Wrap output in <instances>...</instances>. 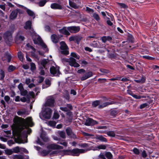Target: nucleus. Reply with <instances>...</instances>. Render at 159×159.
<instances>
[{
  "label": "nucleus",
  "mask_w": 159,
  "mask_h": 159,
  "mask_svg": "<svg viewBox=\"0 0 159 159\" xmlns=\"http://www.w3.org/2000/svg\"><path fill=\"white\" fill-rule=\"evenodd\" d=\"M93 17L97 21H99L100 20L98 15L96 13H94L93 14Z\"/></svg>",
  "instance_id": "43"
},
{
  "label": "nucleus",
  "mask_w": 159,
  "mask_h": 159,
  "mask_svg": "<svg viewBox=\"0 0 159 159\" xmlns=\"http://www.w3.org/2000/svg\"><path fill=\"white\" fill-rule=\"evenodd\" d=\"M30 97L29 95H27L26 97H23L20 98V101L23 102H26L27 100L30 101Z\"/></svg>",
  "instance_id": "31"
},
{
  "label": "nucleus",
  "mask_w": 159,
  "mask_h": 159,
  "mask_svg": "<svg viewBox=\"0 0 159 159\" xmlns=\"http://www.w3.org/2000/svg\"><path fill=\"white\" fill-rule=\"evenodd\" d=\"M117 4L121 8H123L126 9L128 7V6L124 3H117Z\"/></svg>",
  "instance_id": "38"
},
{
  "label": "nucleus",
  "mask_w": 159,
  "mask_h": 159,
  "mask_svg": "<svg viewBox=\"0 0 159 159\" xmlns=\"http://www.w3.org/2000/svg\"><path fill=\"white\" fill-rule=\"evenodd\" d=\"M50 155L54 156L56 155H62L63 156V152L61 151L56 150L52 151L51 150V152L49 153Z\"/></svg>",
  "instance_id": "16"
},
{
  "label": "nucleus",
  "mask_w": 159,
  "mask_h": 159,
  "mask_svg": "<svg viewBox=\"0 0 159 159\" xmlns=\"http://www.w3.org/2000/svg\"><path fill=\"white\" fill-rule=\"evenodd\" d=\"M16 142L18 143H27V141H26L25 142H24L22 139L18 138L16 140Z\"/></svg>",
  "instance_id": "50"
},
{
  "label": "nucleus",
  "mask_w": 159,
  "mask_h": 159,
  "mask_svg": "<svg viewBox=\"0 0 159 159\" xmlns=\"http://www.w3.org/2000/svg\"><path fill=\"white\" fill-rule=\"evenodd\" d=\"M20 93L21 95L22 96H27V95H28V91L26 90H25L24 89L22 90L21 91H20Z\"/></svg>",
  "instance_id": "47"
},
{
  "label": "nucleus",
  "mask_w": 159,
  "mask_h": 159,
  "mask_svg": "<svg viewBox=\"0 0 159 159\" xmlns=\"http://www.w3.org/2000/svg\"><path fill=\"white\" fill-rule=\"evenodd\" d=\"M130 95H131L133 98L136 99H140L142 98H146V97L145 96H140L139 95H138L134 94L133 93L130 94Z\"/></svg>",
  "instance_id": "32"
},
{
  "label": "nucleus",
  "mask_w": 159,
  "mask_h": 159,
  "mask_svg": "<svg viewBox=\"0 0 159 159\" xmlns=\"http://www.w3.org/2000/svg\"><path fill=\"white\" fill-rule=\"evenodd\" d=\"M5 151L6 154L8 155H11L13 153L12 150L11 149H7Z\"/></svg>",
  "instance_id": "45"
},
{
  "label": "nucleus",
  "mask_w": 159,
  "mask_h": 159,
  "mask_svg": "<svg viewBox=\"0 0 159 159\" xmlns=\"http://www.w3.org/2000/svg\"><path fill=\"white\" fill-rule=\"evenodd\" d=\"M66 131L67 134L70 137L74 139L76 138V135L72 132L71 130L70 129H67L66 130Z\"/></svg>",
  "instance_id": "15"
},
{
  "label": "nucleus",
  "mask_w": 159,
  "mask_h": 159,
  "mask_svg": "<svg viewBox=\"0 0 159 159\" xmlns=\"http://www.w3.org/2000/svg\"><path fill=\"white\" fill-rule=\"evenodd\" d=\"M13 121L16 127L20 131L22 128H25L28 125L32 127L34 124L31 117H28L25 120L18 116H16L13 119Z\"/></svg>",
  "instance_id": "1"
},
{
  "label": "nucleus",
  "mask_w": 159,
  "mask_h": 159,
  "mask_svg": "<svg viewBox=\"0 0 159 159\" xmlns=\"http://www.w3.org/2000/svg\"><path fill=\"white\" fill-rule=\"evenodd\" d=\"M59 31L60 33L63 34L68 35L70 34V32L66 27H64L62 29L59 30Z\"/></svg>",
  "instance_id": "18"
},
{
  "label": "nucleus",
  "mask_w": 159,
  "mask_h": 159,
  "mask_svg": "<svg viewBox=\"0 0 159 159\" xmlns=\"http://www.w3.org/2000/svg\"><path fill=\"white\" fill-rule=\"evenodd\" d=\"M96 138L102 142H106L107 141L106 139L102 135H99L97 136Z\"/></svg>",
  "instance_id": "33"
},
{
  "label": "nucleus",
  "mask_w": 159,
  "mask_h": 159,
  "mask_svg": "<svg viewBox=\"0 0 159 159\" xmlns=\"http://www.w3.org/2000/svg\"><path fill=\"white\" fill-rule=\"evenodd\" d=\"M63 148L62 146H59L55 144H52L48 145L47 146V148L49 150L54 149H62Z\"/></svg>",
  "instance_id": "10"
},
{
  "label": "nucleus",
  "mask_w": 159,
  "mask_h": 159,
  "mask_svg": "<svg viewBox=\"0 0 159 159\" xmlns=\"http://www.w3.org/2000/svg\"><path fill=\"white\" fill-rule=\"evenodd\" d=\"M46 2L47 1L46 0H41L39 2V5L40 7H43L44 5Z\"/></svg>",
  "instance_id": "48"
},
{
  "label": "nucleus",
  "mask_w": 159,
  "mask_h": 159,
  "mask_svg": "<svg viewBox=\"0 0 159 159\" xmlns=\"http://www.w3.org/2000/svg\"><path fill=\"white\" fill-rule=\"evenodd\" d=\"M3 37L6 42H7L8 41L9 42L11 41L12 39L11 34V32L7 31L6 32L3 34Z\"/></svg>",
  "instance_id": "12"
},
{
  "label": "nucleus",
  "mask_w": 159,
  "mask_h": 159,
  "mask_svg": "<svg viewBox=\"0 0 159 159\" xmlns=\"http://www.w3.org/2000/svg\"><path fill=\"white\" fill-rule=\"evenodd\" d=\"M30 126L31 127L30 125H27L26 127L25 128H22L20 131V132L23 129H25V130H24V131L26 132L28 134H30L31 132V129L28 128V127Z\"/></svg>",
  "instance_id": "27"
},
{
  "label": "nucleus",
  "mask_w": 159,
  "mask_h": 159,
  "mask_svg": "<svg viewBox=\"0 0 159 159\" xmlns=\"http://www.w3.org/2000/svg\"><path fill=\"white\" fill-rule=\"evenodd\" d=\"M57 143L62 145L66 147L67 145V142L65 141H61L60 142H58Z\"/></svg>",
  "instance_id": "58"
},
{
  "label": "nucleus",
  "mask_w": 159,
  "mask_h": 159,
  "mask_svg": "<svg viewBox=\"0 0 159 159\" xmlns=\"http://www.w3.org/2000/svg\"><path fill=\"white\" fill-rule=\"evenodd\" d=\"M31 70H34L36 68L35 64L33 63H30Z\"/></svg>",
  "instance_id": "57"
},
{
  "label": "nucleus",
  "mask_w": 159,
  "mask_h": 159,
  "mask_svg": "<svg viewBox=\"0 0 159 159\" xmlns=\"http://www.w3.org/2000/svg\"><path fill=\"white\" fill-rule=\"evenodd\" d=\"M70 55L72 57H74L77 59H80V56L77 55L75 52H71L70 54Z\"/></svg>",
  "instance_id": "40"
},
{
  "label": "nucleus",
  "mask_w": 159,
  "mask_h": 159,
  "mask_svg": "<svg viewBox=\"0 0 159 159\" xmlns=\"http://www.w3.org/2000/svg\"><path fill=\"white\" fill-rule=\"evenodd\" d=\"M51 7L53 9H61L62 6L60 5L57 3H53L51 4Z\"/></svg>",
  "instance_id": "17"
},
{
  "label": "nucleus",
  "mask_w": 159,
  "mask_h": 159,
  "mask_svg": "<svg viewBox=\"0 0 159 159\" xmlns=\"http://www.w3.org/2000/svg\"><path fill=\"white\" fill-rule=\"evenodd\" d=\"M17 113L19 116H22L24 115H28L27 112L26 110L25 109H22L17 111Z\"/></svg>",
  "instance_id": "21"
},
{
  "label": "nucleus",
  "mask_w": 159,
  "mask_h": 159,
  "mask_svg": "<svg viewBox=\"0 0 159 159\" xmlns=\"http://www.w3.org/2000/svg\"><path fill=\"white\" fill-rule=\"evenodd\" d=\"M40 137L44 141H47L49 139L46 135L44 133L41 134Z\"/></svg>",
  "instance_id": "26"
},
{
  "label": "nucleus",
  "mask_w": 159,
  "mask_h": 159,
  "mask_svg": "<svg viewBox=\"0 0 159 159\" xmlns=\"http://www.w3.org/2000/svg\"><path fill=\"white\" fill-rule=\"evenodd\" d=\"M75 41L78 44H79V42L82 39V37L80 36H75Z\"/></svg>",
  "instance_id": "51"
},
{
  "label": "nucleus",
  "mask_w": 159,
  "mask_h": 159,
  "mask_svg": "<svg viewBox=\"0 0 159 159\" xmlns=\"http://www.w3.org/2000/svg\"><path fill=\"white\" fill-rule=\"evenodd\" d=\"M148 106V104L147 103H144L143 104H142L140 105V109H143L145 107H147Z\"/></svg>",
  "instance_id": "60"
},
{
  "label": "nucleus",
  "mask_w": 159,
  "mask_h": 159,
  "mask_svg": "<svg viewBox=\"0 0 159 159\" xmlns=\"http://www.w3.org/2000/svg\"><path fill=\"white\" fill-rule=\"evenodd\" d=\"M105 156L108 159H112V154L109 152H107L105 154Z\"/></svg>",
  "instance_id": "37"
},
{
  "label": "nucleus",
  "mask_w": 159,
  "mask_h": 159,
  "mask_svg": "<svg viewBox=\"0 0 159 159\" xmlns=\"http://www.w3.org/2000/svg\"><path fill=\"white\" fill-rule=\"evenodd\" d=\"M13 153H18L20 152V148L18 146H17L13 148L12 149Z\"/></svg>",
  "instance_id": "35"
},
{
  "label": "nucleus",
  "mask_w": 159,
  "mask_h": 159,
  "mask_svg": "<svg viewBox=\"0 0 159 159\" xmlns=\"http://www.w3.org/2000/svg\"><path fill=\"white\" fill-rule=\"evenodd\" d=\"M133 151L135 154L138 155L139 153V150L137 148H134L133 149Z\"/></svg>",
  "instance_id": "55"
},
{
  "label": "nucleus",
  "mask_w": 159,
  "mask_h": 159,
  "mask_svg": "<svg viewBox=\"0 0 159 159\" xmlns=\"http://www.w3.org/2000/svg\"><path fill=\"white\" fill-rule=\"evenodd\" d=\"M24 157L20 155H15L13 157V159H23Z\"/></svg>",
  "instance_id": "36"
},
{
  "label": "nucleus",
  "mask_w": 159,
  "mask_h": 159,
  "mask_svg": "<svg viewBox=\"0 0 159 159\" xmlns=\"http://www.w3.org/2000/svg\"><path fill=\"white\" fill-rule=\"evenodd\" d=\"M19 7L25 10L27 13L30 16L32 17L34 19L35 18V14L33 11L22 5H19Z\"/></svg>",
  "instance_id": "11"
},
{
  "label": "nucleus",
  "mask_w": 159,
  "mask_h": 159,
  "mask_svg": "<svg viewBox=\"0 0 159 159\" xmlns=\"http://www.w3.org/2000/svg\"><path fill=\"white\" fill-rule=\"evenodd\" d=\"M51 152L50 150H43L41 152V154L42 156H45L49 154Z\"/></svg>",
  "instance_id": "28"
},
{
  "label": "nucleus",
  "mask_w": 159,
  "mask_h": 159,
  "mask_svg": "<svg viewBox=\"0 0 159 159\" xmlns=\"http://www.w3.org/2000/svg\"><path fill=\"white\" fill-rule=\"evenodd\" d=\"M58 135L62 138H65V133L63 131H59L58 132Z\"/></svg>",
  "instance_id": "44"
},
{
  "label": "nucleus",
  "mask_w": 159,
  "mask_h": 159,
  "mask_svg": "<svg viewBox=\"0 0 159 159\" xmlns=\"http://www.w3.org/2000/svg\"><path fill=\"white\" fill-rule=\"evenodd\" d=\"M97 122L92 119L89 118L87 119L85 123V125L87 126L93 125L97 124Z\"/></svg>",
  "instance_id": "13"
},
{
  "label": "nucleus",
  "mask_w": 159,
  "mask_h": 159,
  "mask_svg": "<svg viewBox=\"0 0 159 159\" xmlns=\"http://www.w3.org/2000/svg\"><path fill=\"white\" fill-rule=\"evenodd\" d=\"M24 38V37L22 36L17 35L15 39V42L16 43H18L23 41Z\"/></svg>",
  "instance_id": "20"
},
{
  "label": "nucleus",
  "mask_w": 159,
  "mask_h": 159,
  "mask_svg": "<svg viewBox=\"0 0 159 159\" xmlns=\"http://www.w3.org/2000/svg\"><path fill=\"white\" fill-rule=\"evenodd\" d=\"M69 4L70 6L74 9L78 8V6L74 2H72L71 0H69Z\"/></svg>",
  "instance_id": "30"
},
{
  "label": "nucleus",
  "mask_w": 159,
  "mask_h": 159,
  "mask_svg": "<svg viewBox=\"0 0 159 159\" xmlns=\"http://www.w3.org/2000/svg\"><path fill=\"white\" fill-rule=\"evenodd\" d=\"M79 147L82 148H85V149H93V147L89 148L90 145L89 144L86 143H81L79 145Z\"/></svg>",
  "instance_id": "22"
},
{
  "label": "nucleus",
  "mask_w": 159,
  "mask_h": 159,
  "mask_svg": "<svg viewBox=\"0 0 159 159\" xmlns=\"http://www.w3.org/2000/svg\"><path fill=\"white\" fill-rule=\"evenodd\" d=\"M86 11L89 13H92L94 12V11L93 9L87 7H86Z\"/></svg>",
  "instance_id": "52"
},
{
  "label": "nucleus",
  "mask_w": 159,
  "mask_h": 159,
  "mask_svg": "<svg viewBox=\"0 0 159 159\" xmlns=\"http://www.w3.org/2000/svg\"><path fill=\"white\" fill-rule=\"evenodd\" d=\"M100 70L101 72L104 73H108L109 72V71L108 70L105 69H101Z\"/></svg>",
  "instance_id": "61"
},
{
  "label": "nucleus",
  "mask_w": 159,
  "mask_h": 159,
  "mask_svg": "<svg viewBox=\"0 0 159 159\" xmlns=\"http://www.w3.org/2000/svg\"><path fill=\"white\" fill-rule=\"evenodd\" d=\"M54 99L52 96H49L47 97L44 104L45 107H53L54 106Z\"/></svg>",
  "instance_id": "6"
},
{
  "label": "nucleus",
  "mask_w": 159,
  "mask_h": 159,
  "mask_svg": "<svg viewBox=\"0 0 159 159\" xmlns=\"http://www.w3.org/2000/svg\"><path fill=\"white\" fill-rule=\"evenodd\" d=\"M52 111L48 108L45 109V110L41 112L39 114V117L42 119H49L52 115Z\"/></svg>",
  "instance_id": "2"
},
{
  "label": "nucleus",
  "mask_w": 159,
  "mask_h": 159,
  "mask_svg": "<svg viewBox=\"0 0 159 159\" xmlns=\"http://www.w3.org/2000/svg\"><path fill=\"white\" fill-rule=\"evenodd\" d=\"M107 135L110 136L114 137L115 136V134L113 131H109L107 133Z\"/></svg>",
  "instance_id": "41"
},
{
  "label": "nucleus",
  "mask_w": 159,
  "mask_h": 159,
  "mask_svg": "<svg viewBox=\"0 0 159 159\" xmlns=\"http://www.w3.org/2000/svg\"><path fill=\"white\" fill-rule=\"evenodd\" d=\"M106 147L105 145H100L97 147H95L94 148L93 147V149H90V150H92L94 151L98 150L100 149H106Z\"/></svg>",
  "instance_id": "19"
},
{
  "label": "nucleus",
  "mask_w": 159,
  "mask_h": 159,
  "mask_svg": "<svg viewBox=\"0 0 159 159\" xmlns=\"http://www.w3.org/2000/svg\"><path fill=\"white\" fill-rule=\"evenodd\" d=\"M100 103V101L99 100H96L93 102L92 103V105L94 107H96Z\"/></svg>",
  "instance_id": "42"
},
{
  "label": "nucleus",
  "mask_w": 159,
  "mask_h": 159,
  "mask_svg": "<svg viewBox=\"0 0 159 159\" xmlns=\"http://www.w3.org/2000/svg\"><path fill=\"white\" fill-rule=\"evenodd\" d=\"M16 69V67L12 65L10 66L8 69V70L9 72H12L14 71Z\"/></svg>",
  "instance_id": "49"
},
{
  "label": "nucleus",
  "mask_w": 159,
  "mask_h": 159,
  "mask_svg": "<svg viewBox=\"0 0 159 159\" xmlns=\"http://www.w3.org/2000/svg\"><path fill=\"white\" fill-rule=\"evenodd\" d=\"M59 115L58 113L57 112H54L53 117L54 119H57L59 118Z\"/></svg>",
  "instance_id": "59"
},
{
  "label": "nucleus",
  "mask_w": 159,
  "mask_h": 159,
  "mask_svg": "<svg viewBox=\"0 0 159 159\" xmlns=\"http://www.w3.org/2000/svg\"><path fill=\"white\" fill-rule=\"evenodd\" d=\"M114 104V102H105V103H103V104H102L101 105H100L99 106V108H103V107H106L109 105L112 104Z\"/></svg>",
  "instance_id": "29"
},
{
  "label": "nucleus",
  "mask_w": 159,
  "mask_h": 159,
  "mask_svg": "<svg viewBox=\"0 0 159 159\" xmlns=\"http://www.w3.org/2000/svg\"><path fill=\"white\" fill-rule=\"evenodd\" d=\"M60 48L62 50L61 53L62 54L68 55L69 54V52L68 50V48L66 43L63 41L60 42Z\"/></svg>",
  "instance_id": "8"
},
{
  "label": "nucleus",
  "mask_w": 159,
  "mask_h": 159,
  "mask_svg": "<svg viewBox=\"0 0 159 159\" xmlns=\"http://www.w3.org/2000/svg\"><path fill=\"white\" fill-rule=\"evenodd\" d=\"M67 30L71 33H76L80 31V28L79 26H71L68 27Z\"/></svg>",
  "instance_id": "9"
},
{
  "label": "nucleus",
  "mask_w": 159,
  "mask_h": 159,
  "mask_svg": "<svg viewBox=\"0 0 159 159\" xmlns=\"http://www.w3.org/2000/svg\"><path fill=\"white\" fill-rule=\"evenodd\" d=\"M105 154L104 155L103 153H101L99 155V157L100 158L102 159H106L105 158Z\"/></svg>",
  "instance_id": "63"
},
{
  "label": "nucleus",
  "mask_w": 159,
  "mask_h": 159,
  "mask_svg": "<svg viewBox=\"0 0 159 159\" xmlns=\"http://www.w3.org/2000/svg\"><path fill=\"white\" fill-rule=\"evenodd\" d=\"M51 39L53 42L54 43H57L58 42L59 39L57 36L55 34L52 35L51 36Z\"/></svg>",
  "instance_id": "24"
},
{
  "label": "nucleus",
  "mask_w": 159,
  "mask_h": 159,
  "mask_svg": "<svg viewBox=\"0 0 159 159\" xmlns=\"http://www.w3.org/2000/svg\"><path fill=\"white\" fill-rule=\"evenodd\" d=\"M5 77V73L4 71L1 70H0V80L3 79Z\"/></svg>",
  "instance_id": "39"
},
{
  "label": "nucleus",
  "mask_w": 159,
  "mask_h": 159,
  "mask_svg": "<svg viewBox=\"0 0 159 159\" xmlns=\"http://www.w3.org/2000/svg\"><path fill=\"white\" fill-rule=\"evenodd\" d=\"M33 40L35 44H40L45 52H48V49L47 46L43 42L39 36L36 35L35 38L33 37Z\"/></svg>",
  "instance_id": "3"
},
{
  "label": "nucleus",
  "mask_w": 159,
  "mask_h": 159,
  "mask_svg": "<svg viewBox=\"0 0 159 159\" xmlns=\"http://www.w3.org/2000/svg\"><path fill=\"white\" fill-rule=\"evenodd\" d=\"M93 73L92 72H88L80 78L81 80V81L84 80L91 77Z\"/></svg>",
  "instance_id": "14"
},
{
  "label": "nucleus",
  "mask_w": 159,
  "mask_h": 159,
  "mask_svg": "<svg viewBox=\"0 0 159 159\" xmlns=\"http://www.w3.org/2000/svg\"><path fill=\"white\" fill-rule=\"evenodd\" d=\"M145 79L144 78H143L141 79H139L138 80H135V81L137 83H143L145 81Z\"/></svg>",
  "instance_id": "56"
},
{
  "label": "nucleus",
  "mask_w": 159,
  "mask_h": 159,
  "mask_svg": "<svg viewBox=\"0 0 159 159\" xmlns=\"http://www.w3.org/2000/svg\"><path fill=\"white\" fill-rule=\"evenodd\" d=\"M31 22L28 20L26 22L24 28L26 29H31Z\"/></svg>",
  "instance_id": "25"
},
{
  "label": "nucleus",
  "mask_w": 159,
  "mask_h": 159,
  "mask_svg": "<svg viewBox=\"0 0 159 159\" xmlns=\"http://www.w3.org/2000/svg\"><path fill=\"white\" fill-rule=\"evenodd\" d=\"M18 12L17 11H13L10 16V18L11 19H15L17 16Z\"/></svg>",
  "instance_id": "23"
},
{
  "label": "nucleus",
  "mask_w": 159,
  "mask_h": 159,
  "mask_svg": "<svg viewBox=\"0 0 159 159\" xmlns=\"http://www.w3.org/2000/svg\"><path fill=\"white\" fill-rule=\"evenodd\" d=\"M48 60L46 59H43L40 62L41 64L43 66L44 68H45V66L48 64Z\"/></svg>",
  "instance_id": "34"
},
{
  "label": "nucleus",
  "mask_w": 159,
  "mask_h": 159,
  "mask_svg": "<svg viewBox=\"0 0 159 159\" xmlns=\"http://www.w3.org/2000/svg\"><path fill=\"white\" fill-rule=\"evenodd\" d=\"M59 67L57 65L51 66L50 69V73L53 76H59L61 73L59 71Z\"/></svg>",
  "instance_id": "7"
},
{
  "label": "nucleus",
  "mask_w": 159,
  "mask_h": 159,
  "mask_svg": "<svg viewBox=\"0 0 159 159\" xmlns=\"http://www.w3.org/2000/svg\"><path fill=\"white\" fill-rule=\"evenodd\" d=\"M20 151H22L26 153H28L29 152L28 151L26 150L25 148H20Z\"/></svg>",
  "instance_id": "62"
},
{
  "label": "nucleus",
  "mask_w": 159,
  "mask_h": 159,
  "mask_svg": "<svg viewBox=\"0 0 159 159\" xmlns=\"http://www.w3.org/2000/svg\"><path fill=\"white\" fill-rule=\"evenodd\" d=\"M101 39L102 40L103 43H105L107 41L106 36H103L101 38Z\"/></svg>",
  "instance_id": "64"
},
{
  "label": "nucleus",
  "mask_w": 159,
  "mask_h": 159,
  "mask_svg": "<svg viewBox=\"0 0 159 159\" xmlns=\"http://www.w3.org/2000/svg\"><path fill=\"white\" fill-rule=\"evenodd\" d=\"M63 61H66L69 63V64L71 66L75 67H78L80 66V65L76 61L75 59L72 57H70L69 59H63Z\"/></svg>",
  "instance_id": "5"
},
{
  "label": "nucleus",
  "mask_w": 159,
  "mask_h": 159,
  "mask_svg": "<svg viewBox=\"0 0 159 159\" xmlns=\"http://www.w3.org/2000/svg\"><path fill=\"white\" fill-rule=\"evenodd\" d=\"M18 87L19 90H20V92L21 91L24 89L23 88V85L21 83H20L18 85Z\"/></svg>",
  "instance_id": "53"
},
{
  "label": "nucleus",
  "mask_w": 159,
  "mask_h": 159,
  "mask_svg": "<svg viewBox=\"0 0 159 159\" xmlns=\"http://www.w3.org/2000/svg\"><path fill=\"white\" fill-rule=\"evenodd\" d=\"M90 149H82L76 148L70 151L71 154L73 156H78L81 153H84L90 150Z\"/></svg>",
  "instance_id": "4"
},
{
  "label": "nucleus",
  "mask_w": 159,
  "mask_h": 159,
  "mask_svg": "<svg viewBox=\"0 0 159 159\" xmlns=\"http://www.w3.org/2000/svg\"><path fill=\"white\" fill-rule=\"evenodd\" d=\"M18 57L20 60L22 61L23 60V57L22 52H19L18 53Z\"/></svg>",
  "instance_id": "46"
},
{
  "label": "nucleus",
  "mask_w": 159,
  "mask_h": 159,
  "mask_svg": "<svg viewBox=\"0 0 159 159\" xmlns=\"http://www.w3.org/2000/svg\"><path fill=\"white\" fill-rule=\"evenodd\" d=\"M56 122L54 121H50L48 122V124L49 125L51 126H54L56 125Z\"/></svg>",
  "instance_id": "54"
}]
</instances>
